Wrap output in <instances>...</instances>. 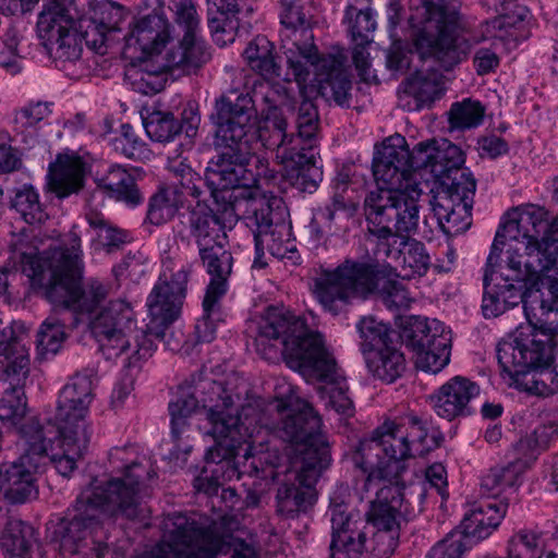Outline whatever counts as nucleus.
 Listing matches in <instances>:
<instances>
[{"instance_id":"nucleus-2","label":"nucleus","mask_w":558,"mask_h":558,"mask_svg":"<svg viewBox=\"0 0 558 558\" xmlns=\"http://www.w3.org/2000/svg\"><path fill=\"white\" fill-rule=\"evenodd\" d=\"M84 264L81 239L70 233L68 242L39 253L37 239L23 230L12 233L3 271H21L34 289L52 304L77 314H92L107 298L102 282L89 279L81 284Z\"/></svg>"},{"instance_id":"nucleus-9","label":"nucleus","mask_w":558,"mask_h":558,"mask_svg":"<svg viewBox=\"0 0 558 558\" xmlns=\"http://www.w3.org/2000/svg\"><path fill=\"white\" fill-rule=\"evenodd\" d=\"M111 482L104 485L92 482L77 496L70 520H63L59 526L60 547L64 553L77 554L84 541L94 537L100 531L105 519L123 515L128 519L138 517L137 506L132 492H120Z\"/></svg>"},{"instance_id":"nucleus-25","label":"nucleus","mask_w":558,"mask_h":558,"mask_svg":"<svg viewBox=\"0 0 558 558\" xmlns=\"http://www.w3.org/2000/svg\"><path fill=\"white\" fill-rule=\"evenodd\" d=\"M265 101L269 105L266 113V119L274 126L272 133L276 131L274 121L269 120L268 116L271 113V108L275 107L277 114L282 117L287 123V119L282 113V110L291 111L295 114V126L298 130L296 135H289L286 132L284 146L296 145V148L305 146V148H315L317 144V132H318V111L314 102L310 99H303L298 110H295V99L291 93L284 86L276 84L271 88V94L265 96ZM274 134H271L272 136Z\"/></svg>"},{"instance_id":"nucleus-35","label":"nucleus","mask_w":558,"mask_h":558,"mask_svg":"<svg viewBox=\"0 0 558 558\" xmlns=\"http://www.w3.org/2000/svg\"><path fill=\"white\" fill-rule=\"evenodd\" d=\"M228 291V278L210 279L203 299V315L195 325L198 342L216 338L218 323L222 322L221 301Z\"/></svg>"},{"instance_id":"nucleus-36","label":"nucleus","mask_w":558,"mask_h":558,"mask_svg":"<svg viewBox=\"0 0 558 558\" xmlns=\"http://www.w3.org/2000/svg\"><path fill=\"white\" fill-rule=\"evenodd\" d=\"M49 185L59 197L77 194L84 186V162L80 157L59 155L49 167Z\"/></svg>"},{"instance_id":"nucleus-28","label":"nucleus","mask_w":558,"mask_h":558,"mask_svg":"<svg viewBox=\"0 0 558 558\" xmlns=\"http://www.w3.org/2000/svg\"><path fill=\"white\" fill-rule=\"evenodd\" d=\"M376 255L395 262L397 276L402 279L423 277L430 267V257L425 245L411 236H392L377 242Z\"/></svg>"},{"instance_id":"nucleus-5","label":"nucleus","mask_w":558,"mask_h":558,"mask_svg":"<svg viewBox=\"0 0 558 558\" xmlns=\"http://www.w3.org/2000/svg\"><path fill=\"white\" fill-rule=\"evenodd\" d=\"M278 412H288L277 433L292 445L288 482L276 494L277 512L292 519L305 513L316 500L315 484L330 464L329 445L320 432L322 420L304 400L294 396L279 399Z\"/></svg>"},{"instance_id":"nucleus-18","label":"nucleus","mask_w":558,"mask_h":558,"mask_svg":"<svg viewBox=\"0 0 558 558\" xmlns=\"http://www.w3.org/2000/svg\"><path fill=\"white\" fill-rule=\"evenodd\" d=\"M28 351L14 335L11 327L0 331V372L2 379L9 380L11 388L7 389L0 401V421L16 426L26 413L24 391L19 385L28 374Z\"/></svg>"},{"instance_id":"nucleus-56","label":"nucleus","mask_w":558,"mask_h":558,"mask_svg":"<svg viewBox=\"0 0 558 558\" xmlns=\"http://www.w3.org/2000/svg\"><path fill=\"white\" fill-rule=\"evenodd\" d=\"M175 193V191L166 185L159 187L150 197L147 219L151 225L160 226L166 223L175 216L180 207L184 206Z\"/></svg>"},{"instance_id":"nucleus-19","label":"nucleus","mask_w":558,"mask_h":558,"mask_svg":"<svg viewBox=\"0 0 558 558\" xmlns=\"http://www.w3.org/2000/svg\"><path fill=\"white\" fill-rule=\"evenodd\" d=\"M174 12L175 22L184 29V35L166 48L163 68L177 76L195 74L210 60L211 53L197 35L199 20L193 3L186 0L177 2Z\"/></svg>"},{"instance_id":"nucleus-42","label":"nucleus","mask_w":558,"mask_h":558,"mask_svg":"<svg viewBox=\"0 0 558 558\" xmlns=\"http://www.w3.org/2000/svg\"><path fill=\"white\" fill-rule=\"evenodd\" d=\"M438 186L429 201L451 203L473 202L476 191V180L468 169H456L453 172L438 179Z\"/></svg>"},{"instance_id":"nucleus-51","label":"nucleus","mask_w":558,"mask_h":558,"mask_svg":"<svg viewBox=\"0 0 558 558\" xmlns=\"http://www.w3.org/2000/svg\"><path fill=\"white\" fill-rule=\"evenodd\" d=\"M171 171L173 179L167 186L177 192L175 195L183 204L187 197L195 199L196 204L206 203L205 195L209 194L207 179L203 180L191 167L183 163L172 167Z\"/></svg>"},{"instance_id":"nucleus-13","label":"nucleus","mask_w":558,"mask_h":558,"mask_svg":"<svg viewBox=\"0 0 558 558\" xmlns=\"http://www.w3.org/2000/svg\"><path fill=\"white\" fill-rule=\"evenodd\" d=\"M498 260L494 259L492 265L488 260L486 262L482 300L484 317H498L522 303L526 320L533 322L526 310L527 299L530 294L537 292V286L543 278L520 267V260L515 254L502 259L499 264Z\"/></svg>"},{"instance_id":"nucleus-49","label":"nucleus","mask_w":558,"mask_h":558,"mask_svg":"<svg viewBox=\"0 0 558 558\" xmlns=\"http://www.w3.org/2000/svg\"><path fill=\"white\" fill-rule=\"evenodd\" d=\"M524 463L510 462L507 465L492 468L481 481V487L493 496L501 493L514 494L522 484Z\"/></svg>"},{"instance_id":"nucleus-52","label":"nucleus","mask_w":558,"mask_h":558,"mask_svg":"<svg viewBox=\"0 0 558 558\" xmlns=\"http://www.w3.org/2000/svg\"><path fill=\"white\" fill-rule=\"evenodd\" d=\"M34 541V529L20 519L8 520L2 533L1 547L12 556L24 557L27 555Z\"/></svg>"},{"instance_id":"nucleus-63","label":"nucleus","mask_w":558,"mask_h":558,"mask_svg":"<svg viewBox=\"0 0 558 558\" xmlns=\"http://www.w3.org/2000/svg\"><path fill=\"white\" fill-rule=\"evenodd\" d=\"M433 174L439 179L453 172L456 169H463L464 155L461 148L446 138L436 140V153Z\"/></svg>"},{"instance_id":"nucleus-29","label":"nucleus","mask_w":558,"mask_h":558,"mask_svg":"<svg viewBox=\"0 0 558 558\" xmlns=\"http://www.w3.org/2000/svg\"><path fill=\"white\" fill-rule=\"evenodd\" d=\"M414 515V509L404 499L403 488L392 482L378 488L367 511V520L374 527L390 531H400L401 523Z\"/></svg>"},{"instance_id":"nucleus-37","label":"nucleus","mask_w":558,"mask_h":558,"mask_svg":"<svg viewBox=\"0 0 558 558\" xmlns=\"http://www.w3.org/2000/svg\"><path fill=\"white\" fill-rule=\"evenodd\" d=\"M550 282L546 291L537 286V292L529 295L526 310L532 320L549 332L558 333V275L543 276Z\"/></svg>"},{"instance_id":"nucleus-20","label":"nucleus","mask_w":558,"mask_h":558,"mask_svg":"<svg viewBox=\"0 0 558 558\" xmlns=\"http://www.w3.org/2000/svg\"><path fill=\"white\" fill-rule=\"evenodd\" d=\"M39 14L37 33L41 45L56 61L75 62L82 56L81 39L71 14L74 0H47Z\"/></svg>"},{"instance_id":"nucleus-11","label":"nucleus","mask_w":558,"mask_h":558,"mask_svg":"<svg viewBox=\"0 0 558 558\" xmlns=\"http://www.w3.org/2000/svg\"><path fill=\"white\" fill-rule=\"evenodd\" d=\"M423 192L418 183L401 182L383 184L371 191L364 201L368 231L377 242L392 236H410L420 221V198Z\"/></svg>"},{"instance_id":"nucleus-17","label":"nucleus","mask_w":558,"mask_h":558,"mask_svg":"<svg viewBox=\"0 0 558 558\" xmlns=\"http://www.w3.org/2000/svg\"><path fill=\"white\" fill-rule=\"evenodd\" d=\"M165 539L142 558H216L221 539L183 513L165 521Z\"/></svg>"},{"instance_id":"nucleus-48","label":"nucleus","mask_w":558,"mask_h":558,"mask_svg":"<svg viewBox=\"0 0 558 558\" xmlns=\"http://www.w3.org/2000/svg\"><path fill=\"white\" fill-rule=\"evenodd\" d=\"M429 205L439 227L446 233H462L472 225L473 202H450V205H445L441 202L429 201Z\"/></svg>"},{"instance_id":"nucleus-38","label":"nucleus","mask_w":558,"mask_h":558,"mask_svg":"<svg viewBox=\"0 0 558 558\" xmlns=\"http://www.w3.org/2000/svg\"><path fill=\"white\" fill-rule=\"evenodd\" d=\"M132 448L122 447L113 448L109 452V461L113 469L121 470L123 476L110 478L108 481H100L95 478L93 482H98L104 485H110L111 482H117L116 487H119L120 492H132V499L137 506L138 513L142 511L137 502V492L140 482L144 476L150 477L151 474L141 463L129 459V454L132 452Z\"/></svg>"},{"instance_id":"nucleus-26","label":"nucleus","mask_w":558,"mask_h":558,"mask_svg":"<svg viewBox=\"0 0 558 558\" xmlns=\"http://www.w3.org/2000/svg\"><path fill=\"white\" fill-rule=\"evenodd\" d=\"M281 51L286 58L287 70H281L284 82H295L303 94L311 77L317 78L324 69L320 68L327 54H320L314 41V34L302 32L293 34L281 41Z\"/></svg>"},{"instance_id":"nucleus-6","label":"nucleus","mask_w":558,"mask_h":558,"mask_svg":"<svg viewBox=\"0 0 558 558\" xmlns=\"http://www.w3.org/2000/svg\"><path fill=\"white\" fill-rule=\"evenodd\" d=\"M393 277H398L397 268L390 263L345 258L335 269H324L314 278L313 293L332 315L345 312L353 300H366L375 293L388 310H408L414 299Z\"/></svg>"},{"instance_id":"nucleus-12","label":"nucleus","mask_w":558,"mask_h":558,"mask_svg":"<svg viewBox=\"0 0 558 558\" xmlns=\"http://www.w3.org/2000/svg\"><path fill=\"white\" fill-rule=\"evenodd\" d=\"M412 457L415 456L403 427L390 422L360 441L353 462L366 475L364 488L369 490L381 481L397 483L405 470V460Z\"/></svg>"},{"instance_id":"nucleus-50","label":"nucleus","mask_w":558,"mask_h":558,"mask_svg":"<svg viewBox=\"0 0 558 558\" xmlns=\"http://www.w3.org/2000/svg\"><path fill=\"white\" fill-rule=\"evenodd\" d=\"M408 435V441L414 456H424L440 446L444 440L442 433L432 426L427 421L417 416H409L399 424Z\"/></svg>"},{"instance_id":"nucleus-15","label":"nucleus","mask_w":558,"mask_h":558,"mask_svg":"<svg viewBox=\"0 0 558 558\" xmlns=\"http://www.w3.org/2000/svg\"><path fill=\"white\" fill-rule=\"evenodd\" d=\"M557 333L549 332L541 324L529 322L520 325L511 341H504L497 348V360L501 376L514 381L525 372L532 371L553 360L550 340Z\"/></svg>"},{"instance_id":"nucleus-21","label":"nucleus","mask_w":558,"mask_h":558,"mask_svg":"<svg viewBox=\"0 0 558 558\" xmlns=\"http://www.w3.org/2000/svg\"><path fill=\"white\" fill-rule=\"evenodd\" d=\"M401 337L414 352L418 369L437 374L449 363L451 332L441 322L412 316L405 322Z\"/></svg>"},{"instance_id":"nucleus-47","label":"nucleus","mask_w":558,"mask_h":558,"mask_svg":"<svg viewBox=\"0 0 558 558\" xmlns=\"http://www.w3.org/2000/svg\"><path fill=\"white\" fill-rule=\"evenodd\" d=\"M509 386L539 397H548L558 392V363H544L543 365L525 372L523 376Z\"/></svg>"},{"instance_id":"nucleus-16","label":"nucleus","mask_w":558,"mask_h":558,"mask_svg":"<svg viewBox=\"0 0 558 558\" xmlns=\"http://www.w3.org/2000/svg\"><path fill=\"white\" fill-rule=\"evenodd\" d=\"M217 129L215 144L222 150L253 156L260 134L254 117L253 102L247 95L235 100L221 96L216 100Z\"/></svg>"},{"instance_id":"nucleus-45","label":"nucleus","mask_w":558,"mask_h":558,"mask_svg":"<svg viewBox=\"0 0 558 558\" xmlns=\"http://www.w3.org/2000/svg\"><path fill=\"white\" fill-rule=\"evenodd\" d=\"M243 56L252 71L267 81L281 77V65L278 63L274 44L265 36H257L248 43Z\"/></svg>"},{"instance_id":"nucleus-58","label":"nucleus","mask_w":558,"mask_h":558,"mask_svg":"<svg viewBox=\"0 0 558 558\" xmlns=\"http://www.w3.org/2000/svg\"><path fill=\"white\" fill-rule=\"evenodd\" d=\"M312 19L313 16L303 4L294 0H281L280 22L283 25L281 41L292 33L301 34L306 31L313 34Z\"/></svg>"},{"instance_id":"nucleus-46","label":"nucleus","mask_w":558,"mask_h":558,"mask_svg":"<svg viewBox=\"0 0 558 558\" xmlns=\"http://www.w3.org/2000/svg\"><path fill=\"white\" fill-rule=\"evenodd\" d=\"M97 184L110 197L128 205L136 206L143 201L134 177L119 165H111L107 172L97 179Z\"/></svg>"},{"instance_id":"nucleus-27","label":"nucleus","mask_w":558,"mask_h":558,"mask_svg":"<svg viewBox=\"0 0 558 558\" xmlns=\"http://www.w3.org/2000/svg\"><path fill=\"white\" fill-rule=\"evenodd\" d=\"M331 522V558H367L364 522L356 519L344 504L329 508Z\"/></svg>"},{"instance_id":"nucleus-33","label":"nucleus","mask_w":558,"mask_h":558,"mask_svg":"<svg viewBox=\"0 0 558 558\" xmlns=\"http://www.w3.org/2000/svg\"><path fill=\"white\" fill-rule=\"evenodd\" d=\"M39 464L27 454L0 466V490L14 504H22L36 494L35 472Z\"/></svg>"},{"instance_id":"nucleus-60","label":"nucleus","mask_w":558,"mask_h":558,"mask_svg":"<svg viewBox=\"0 0 558 558\" xmlns=\"http://www.w3.org/2000/svg\"><path fill=\"white\" fill-rule=\"evenodd\" d=\"M86 219L106 252L112 253L130 241L128 231L109 223L101 215L92 213Z\"/></svg>"},{"instance_id":"nucleus-54","label":"nucleus","mask_w":558,"mask_h":558,"mask_svg":"<svg viewBox=\"0 0 558 558\" xmlns=\"http://www.w3.org/2000/svg\"><path fill=\"white\" fill-rule=\"evenodd\" d=\"M51 106L52 104L38 101L23 107L15 113L14 131L22 136L23 142H34L37 125L51 114Z\"/></svg>"},{"instance_id":"nucleus-1","label":"nucleus","mask_w":558,"mask_h":558,"mask_svg":"<svg viewBox=\"0 0 558 558\" xmlns=\"http://www.w3.org/2000/svg\"><path fill=\"white\" fill-rule=\"evenodd\" d=\"M193 264L181 254L162 259L158 279L146 299L149 322L137 329L131 305L122 300L110 301L89 322L90 332L107 360L123 356L128 368L140 367L151 356L154 340H162L166 330L177 322L187 294Z\"/></svg>"},{"instance_id":"nucleus-7","label":"nucleus","mask_w":558,"mask_h":558,"mask_svg":"<svg viewBox=\"0 0 558 558\" xmlns=\"http://www.w3.org/2000/svg\"><path fill=\"white\" fill-rule=\"evenodd\" d=\"M504 246H507L506 258L515 254L520 267L542 278L550 276L558 265V218L549 221L544 208L527 207L518 219L498 228L488 255L489 265L500 258Z\"/></svg>"},{"instance_id":"nucleus-59","label":"nucleus","mask_w":558,"mask_h":558,"mask_svg":"<svg viewBox=\"0 0 558 558\" xmlns=\"http://www.w3.org/2000/svg\"><path fill=\"white\" fill-rule=\"evenodd\" d=\"M11 206L28 225L40 223L47 218L39 194L32 185H23L16 190Z\"/></svg>"},{"instance_id":"nucleus-41","label":"nucleus","mask_w":558,"mask_h":558,"mask_svg":"<svg viewBox=\"0 0 558 558\" xmlns=\"http://www.w3.org/2000/svg\"><path fill=\"white\" fill-rule=\"evenodd\" d=\"M87 414L69 413L65 417L56 413L58 447L69 448L74 454H84L92 438V428L86 421Z\"/></svg>"},{"instance_id":"nucleus-53","label":"nucleus","mask_w":558,"mask_h":558,"mask_svg":"<svg viewBox=\"0 0 558 558\" xmlns=\"http://www.w3.org/2000/svg\"><path fill=\"white\" fill-rule=\"evenodd\" d=\"M143 125L150 140L169 143L183 131V125L173 113L155 110L143 118Z\"/></svg>"},{"instance_id":"nucleus-8","label":"nucleus","mask_w":558,"mask_h":558,"mask_svg":"<svg viewBox=\"0 0 558 558\" xmlns=\"http://www.w3.org/2000/svg\"><path fill=\"white\" fill-rule=\"evenodd\" d=\"M245 208L244 201L222 203L219 213L205 204H196L182 214L175 229V239L182 242L194 240L199 259L210 279L229 278L232 271V255L223 248L225 229L239 219Z\"/></svg>"},{"instance_id":"nucleus-10","label":"nucleus","mask_w":558,"mask_h":558,"mask_svg":"<svg viewBox=\"0 0 558 558\" xmlns=\"http://www.w3.org/2000/svg\"><path fill=\"white\" fill-rule=\"evenodd\" d=\"M421 4L424 20L414 37L415 50L422 60L432 58L444 70H452L471 50L469 40L460 36L459 7L452 0H421Z\"/></svg>"},{"instance_id":"nucleus-61","label":"nucleus","mask_w":558,"mask_h":558,"mask_svg":"<svg viewBox=\"0 0 558 558\" xmlns=\"http://www.w3.org/2000/svg\"><path fill=\"white\" fill-rule=\"evenodd\" d=\"M356 329L362 339L361 347L364 355H366L369 350H377L380 347L393 342L391 339L393 332L390 328L372 316L361 318L356 325Z\"/></svg>"},{"instance_id":"nucleus-4","label":"nucleus","mask_w":558,"mask_h":558,"mask_svg":"<svg viewBox=\"0 0 558 558\" xmlns=\"http://www.w3.org/2000/svg\"><path fill=\"white\" fill-rule=\"evenodd\" d=\"M279 342L287 365L308 383H322L318 392L325 405L345 416L353 415L345 377L319 331L305 319L283 308H269L258 323L256 348L264 352L268 342Z\"/></svg>"},{"instance_id":"nucleus-34","label":"nucleus","mask_w":558,"mask_h":558,"mask_svg":"<svg viewBox=\"0 0 558 558\" xmlns=\"http://www.w3.org/2000/svg\"><path fill=\"white\" fill-rule=\"evenodd\" d=\"M320 68L324 71L315 80L318 94L326 101H335L338 106L349 107L352 82L343 68L342 59L333 54H327Z\"/></svg>"},{"instance_id":"nucleus-3","label":"nucleus","mask_w":558,"mask_h":558,"mask_svg":"<svg viewBox=\"0 0 558 558\" xmlns=\"http://www.w3.org/2000/svg\"><path fill=\"white\" fill-rule=\"evenodd\" d=\"M199 404L206 410L209 424L206 433L216 442L205 454L207 463L219 464L235 458L243 442L255 434L267 433L264 415L257 405L247 403L239 412L233 395L222 383L199 378L197 381L193 380L192 387H180L175 400L168 407L171 434L177 442L173 451L177 459L181 452L185 456L191 451L192 447L187 444L181 445L180 440L189 427L187 418Z\"/></svg>"},{"instance_id":"nucleus-62","label":"nucleus","mask_w":558,"mask_h":558,"mask_svg":"<svg viewBox=\"0 0 558 558\" xmlns=\"http://www.w3.org/2000/svg\"><path fill=\"white\" fill-rule=\"evenodd\" d=\"M502 7L505 14L493 21L494 28H506L509 27L512 32L509 35L515 40H525L531 36L530 21L526 17L530 16V12L524 7H518L514 15L509 14L510 7L514 0H498Z\"/></svg>"},{"instance_id":"nucleus-39","label":"nucleus","mask_w":558,"mask_h":558,"mask_svg":"<svg viewBox=\"0 0 558 558\" xmlns=\"http://www.w3.org/2000/svg\"><path fill=\"white\" fill-rule=\"evenodd\" d=\"M92 372L75 374L60 391L56 413L68 416L69 413L87 414L94 399Z\"/></svg>"},{"instance_id":"nucleus-23","label":"nucleus","mask_w":558,"mask_h":558,"mask_svg":"<svg viewBox=\"0 0 558 558\" xmlns=\"http://www.w3.org/2000/svg\"><path fill=\"white\" fill-rule=\"evenodd\" d=\"M269 120L274 121L276 131L266 147L276 151V158L284 165L292 184L302 192L313 193L322 181L323 172L316 166L315 148H305L296 145L284 146L286 121L271 108Z\"/></svg>"},{"instance_id":"nucleus-32","label":"nucleus","mask_w":558,"mask_h":558,"mask_svg":"<svg viewBox=\"0 0 558 558\" xmlns=\"http://www.w3.org/2000/svg\"><path fill=\"white\" fill-rule=\"evenodd\" d=\"M508 506L505 499H489L472 505L463 515L462 532L459 534L465 537L470 546L487 538L500 525Z\"/></svg>"},{"instance_id":"nucleus-64","label":"nucleus","mask_w":558,"mask_h":558,"mask_svg":"<svg viewBox=\"0 0 558 558\" xmlns=\"http://www.w3.org/2000/svg\"><path fill=\"white\" fill-rule=\"evenodd\" d=\"M349 32L353 43L371 44V35L376 28V21L371 9H357L349 5L345 12Z\"/></svg>"},{"instance_id":"nucleus-55","label":"nucleus","mask_w":558,"mask_h":558,"mask_svg":"<svg viewBox=\"0 0 558 558\" xmlns=\"http://www.w3.org/2000/svg\"><path fill=\"white\" fill-rule=\"evenodd\" d=\"M65 339L64 324L56 317H48L37 331V357L44 361L56 355Z\"/></svg>"},{"instance_id":"nucleus-24","label":"nucleus","mask_w":558,"mask_h":558,"mask_svg":"<svg viewBox=\"0 0 558 558\" xmlns=\"http://www.w3.org/2000/svg\"><path fill=\"white\" fill-rule=\"evenodd\" d=\"M253 156H243L235 151L221 150L214 157L206 169L209 196L215 203L240 201L230 190L254 187L251 159Z\"/></svg>"},{"instance_id":"nucleus-14","label":"nucleus","mask_w":558,"mask_h":558,"mask_svg":"<svg viewBox=\"0 0 558 558\" xmlns=\"http://www.w3.org/2000/svg\"><path fill=\"white\" fill-rule=\"evenodd\" d=\"M244 204L243 220L252 231L258 250L266 248L280 259L296 251L288 208L281 197L250 195Z\"/></svg>"},{"instance_id":"nucleus-31","label":"nucleus","mask_w":558,"mask_h":558,"mask_svg":"<svg viewBox=\"0 0 558 558\" xmlns=\"http://www.w3.org/2000/svg\"><path fill=\"white\" fill-rule=\"evenodd\" d=\"M169 23L161 14H148L140 19L132 32L125 37L126 52L133 50L135 53L140 51L142 57L156 56L157 62L160 63V69L168 72L163 68V60L161 49L166 47L169 40ZM171 74V72L169 71Z\"/></svg>"},{"instance_id":"nucleus-57","label":"nucleus","mask_w":558,"mask_h":558,"mask_svg":"<svg viewBox=\"0 0 558 558\" xmlns=\"http://www.w3.org/2000/svg\"><path fill=\"white\" fill-rule=\"evenodd\" d=\"M485 107L481 101L465 98L453 102L448 111V122L451 130L474 129L482 124Z\"/></svg>"},{"instance_id":"nucleus-22","label":"nucleus","mask_w":558,"mask_h":558,"mask_svg":"<svg viewBox=\"0 0 558 558\" xmlns=\"http://www.w3.org/2000/svg\"><path fill=\"white\" fill-rule=\"evenodd\" d=\"M436 140L420 142L412 151L405 146L384 145L373 158V175L378 184L410 182L411 171L429 169L433 173Z\"/></svg>"},{"instance_id":"nucleus-43","label":"nucleus","mask_w":558,"mask_h":558,"mask_svg":"<svg viewBox=\"0 0 558 558\" xmlns=\"http://www.w3.org/2000/svg\"><path fill=\"white\" fill-rule=\"evenodd\" d=\"M20 433L24 441L23 454L32 457L38 463L54 449V442H58L56 423L49 420L43 424L37 418H31L21 426Z\"/></svg>"},{"instance_id":"nucleus-44","label":"nucleus","mask_w":558,"mask_h":558,"mask_svg":"<svg viewBox=\"0 0 558 558\" xmlns=\"http://www.w3.org/2000/svg\"><path fill=\"white\" fill-rule=\"evenodd\" d=\"M365 361L373 376L386 383H393L405 369L404 355L393 342L369 350Z\"/></svg>"},{"instance_id":"nucleus-40","label":"nucleus","mask_w":558,"mask_h":558,"mask_svg":"<svg viewBox=\"0 0 558 558\" xmlns=\"http://www.w3.org/2000/svg\"><path fill=\"white\" fill-rule=\"evenodd\" d=\"M444 76L434 69L417 70L403 83V93L413 97L415 110L430 106L444 95Z\"/></svg>"},{"instance_id":"nucleus-30","label":"nucleus","mask_w":558,"mask_h":558,"mask_svg":"<svg viewBox=\"0 0 558 558\" xmlns=\"http://www.w3.org/2000/svg\"><path fill=\"white\" fill-rule=\"evenodd\" d=\"M480 395L476 383L463 376H454L430 396L435 413L448 421L472 413L471 402Z\"/></svg>"}]
</instances>
